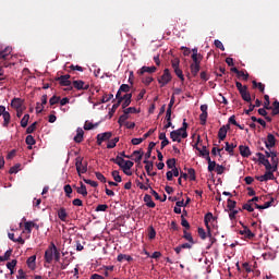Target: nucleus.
<instances>
[{
  "mask_svg": "<svg viewBox=\"0 0 279 279\" xmlns=\"http://www.w3.org/2000/svg\"><path fill=\"white\" fill-rule=\"evenodd\" d=\"M12 47L0 48V69H12L14 62L12 60Z\"/></svg>",
  "mask_w": 279,
  "mask_h": 279,
  "instance_id": "f257e3e1",
  "label": "nucleus"
},
{
  "mask_svg": "<svg viewBox=\"0 0 279 279\" xmlns=\"http://www.w3.org/2000/svg\"><path fill=\"white\" fill-rule=\"evenodd\" d=\"M191 59H192L191 71H201L202 60H204V56L199 53L197 48L192 49Z\"/></svg>",
  "mask_w": 279,
  "mask_h": 279,
  "instance_id": "f03ea898",
  "label": "nucleus"
},
{
  "mask_svg": "<svg viewBox=\"0 0 279 279\" xmlns=\"http://www.w3.org/2000/svg\"><path fill=\"white\" fill-rule=\"evenodd\" d=\"M75 160V167L78 175H82V173H86V171H88V162L84 161L83 157H76Z\"/></svg>",
  "mask_w": 279,
  "mask_h": 279,
  "instance_id": "7ed1b4c3",
  "label": "nucleus"
},
{
  "mask_svg": "<svg viewBox=\"0 0 279 279\" xmlns=\"http://www.w3.org/2000/svg\"><path fill=\"white\" fill-rule=\"evenodd\" d=\"M171 80H173V76H171V72L170 71L163 72V74L158 76V78H157V81L160 84L161 88L163 86H167V84H169V82H171Z\"/></svg>",
  "mask_w": 279,
  "mask_h": 279,
  "instance_id": "20e7f679",
  "label": "nucleus"
},
{
  "mask_svg": "<svg viewBox=\"0 0 279 279\" xmlns=\"http://www.w3.org/2000/svg\"><path fill=\"white\" fill-rule=\"evenodd\" d=\"M1 116L3 117V128H8L12 118L10 112L5 111V106H0V117Z\"/></svg>",
  "mask_w": 279,
  "mask_h": 279,
  "instance_id": "39448f33",
  "label": "nucleus"
},
{
  "mask_svg": "<svg viewBox=\"0 0 279 279\" xmlns=\"http://www.w3.org/2000/svg\"><path fill=\"white\" fill-rule=\"evenodd\" d=\"M256 156L258 158L259 165H264L266 171H271L272 167L271 163L269 162V159L265 158L263 153H257Z\"/></svg>",
  "mask_w": 279,
  "mask_h": 279,
  "instance_id": "423d86ee",
  "label": "nucleus"
},
{
  "mask_svg": "<svg viewBox=\"0 0 279 279\" xmlns=\"http://www.w3.org/2000/svg\"><path fill=\"white\" fill-rule=\"evenodd\" d=\"M72 84L76 90H88V88H90V85L82 80L73 81Z\"/></svg>",
  "mask_w": 279,
  "mask_h": 279,
  "instance_id": "0eeeda50",
  "label": "nucleus"
},
{
  "mask_svg": "<svg viewBox=\"0 0 279 279\" xmlns=\"http://www.w3.org/2000/svg\"><path fill=\"white\" fill-rule=\"evenodd\" d=\"M69 80H71V75L65 74L57 77L56 82H59L60 86H71V81Z\"/></svg>",
  "mask_w": 279,
  "mask_h": 279,
  "instance_id": "6e6552de",
  "label": "nucleus"
},
{
  "mask_svg": "<svg viewBox=\"0 0 279 279\" xmlns=\"http://www.w3.org/2000/svg\"><path fill=\"white\" fill-rule=\"evenodd\" d=\"M228 130H230V124L222 125L218 131L219 141H226V136H228Z\"/></svg>",
  "mask_w": 279,
  "mask_h": 279,
  "instance_id": "1a4fd4ad",
  "label": "nucleus"
},
{
  "mask_svg": "<svg viewBox=\"0 0 279 279\" xmlns=\"http://www.w3.org/2000/svg\"><path fill=\"white\" fill-rule=\"evenodd\" d=\"M258 182H267V180H274V170H267L264 175L255 177Z\"/></svg>",
  "mask_w": 279,
  "mask_h": 279,
  "instance_id": "9d476101",
  "label": "nucleus"
},
{
  "mask_svg": "<svg viewBox=\"0 0 279 279\" xmlns=\"http://www.w3.org/2000/svg\"><path fill=\"white\" fill-rule=\"evenodd\" d=\"M270 158H271V169H272V171H278V162H279V160H278V153L277 151H270Z\"/></svg>",
  "mask_w": 279,
  "mask_h": 279,
  "instance_id": "9b49d317",
  "label": "nucleus"
},
{
  "mask_svg": "<svg viewBox=\"0 0 279 279\" xmlns=\"http://www.w3.org/2000/svg\"><path fill=\"white\" fill-rule=\"evenodd\" d=\"M182 130H180V129H178L177 131H172L171 133H170V138L173 141V142H175L177 141V143H182ZM180 136H181V138H180Z\"/></svg>",
  "mask_w": 279,
  "mask_h": 279,
  "instance_id": "f8f14e48",
  "label": "nucleus"
},
{
  "mask_svg": "<svg viewBox=\"0 0 279 279\" xmlns=\"http://www.w3.org/2000/svg\"><path fill=\"white\" fill-rule=\"evenodd\" d=\"M265 145L267 149H271V147H276V136L274 134L269 133L267 135V141L265 142Z\"/></svg>",
  "mask_w": 279,
  "mask_h": 279,
  "instance_id": "ddd939ff",
  "label": "nucleus"
},
{
  "mask_svg": "<svg viewBox=\"0 0 279 279\" xmlns=\"http://www.w3.org/2000/svg\"><path fill=\"white\" fill-rule=\"evenodd\" d=\"M239 149L242 158H250V156H252V151L248 146L240 145Z\"/></svg>",
  "mask_w": 279,
  "mask_h": 279,
  "instance_id": "4468645a",
  "label": "nucleus"
},
{
  "mask_svg": "<svg viewBox=\"0 0 279 279\" xmlns=\"http://www.w3.org/2000/svg\"><path fill=\"white\" fill-rule=\"evenodd\" d=\"M243 101L250 104L252 101V95L247 92V86L244 85V89L240 92Z\"/></svg>",
  "mask_w": 279,
  "mask_h": 279,
  "instance_id": "2eb2a0df",
  "label": "nucleus"
},
{
  "mask_svg": "<svg viewBox=\"0 0 279 279\" xmlns=\"http://www.w3.org/2000/svg\"><path fill=\"white\" fill-rule=\"evenodd\" d=\"M25 101L21 98H13L11 101V107L14 108L15 110H19L21 108H23V104Z\"/></svg>",
  "mask_w": 279,
  "mask_h": 279,
  "instance_id": "dca6fc26",
  "label": "nucleus"
},
{
  "mask_svg": "<svg viewBox=\"0 0 279 279\" xmlns=\"http://www.w3.org/2000/svg\"><path fill=\"white\" fill-rule=\"evenodd\" d=\"M74 189H76V193L78 195H83V197H86L88 195V191L86 190V185H84L83 182H81V187H77L74 185Z\"/></svg>",
  "mask_w": 279,
  "mask_h": 279,
  "instance_id": "f3484780",
  "label": "nucleus"
},
{
  "mask_svg": "<svg viewBox=\"0 0 279 279\" xmlns=\"http://www.w3.org/2000/svg\"><path fill=\"white\" fill-rule=\"evenodd\" d=\"M45 260L46 263H48V265H51V263H53V251H51V248H48L45 252Z\"/></svg>",
  "mask_w": 279,
  "mask_h": 279,
  "instance_id": "a211bd4d",
  "label": "nucleus"
},
{
  "mask_svg": "<svg viewBox=\"0 0 279 279\" xmlns=\"http://www.w3.org/2000/svg\"><path fill=\"white\" fill-rule=\"evenodd\" d=\"M144 202L146 206H148V208H156V203H154V201L151 199V195L146 194L144 196Z\"/></svg>",
  "mask_w": 279,
  "mask_h": 279,
  "instance_id": "6ab92c4d",
  "label": "nucleus"
},
{
  "mask_svg": "<svg viewBox=\"0 0 279 279\" xmlns=\"http://www.w3.org/2000/svg\"><path fill=\"white\" fill-rule=\"evenodd\" d=\"M145 169L147 175H151V172L154 171V161L144 160Z\"/></svg>",
  "mask_w": 279,
  "mask_h": 279,
  "instance_id": "aec40b11",
  "label": "nucleus"
},
{
  "mask_svg": "<svg viewBox=\"0 0 279 279\" xmlns=\"http://www.w3.org/2000/svg\"><path fill=\"white\" fill-rule=\"evenodd\" d=\"M58 217L61 221H66V217H69V214H66V209L64 207H61L58 210Z\"/></svg>",
  "mask_w": 279,
  "mask_h": 279,
  "instance_id": "412c9836",
  "label": "nucleus"
},
{
  "mask_svg": "<svg viewBox=\"0 0 279 279\" xmlns=\"http://www.w3.org/2000/svg\"><path fill=\"white\" fill-rule=\"evenodd\" d=\"M213 219H215V216H213V213H207L205 215L204 221H205V226H206L207 230H210V225H208V223H210V221H213Z\"/></svg>",
  "mask_w": 279,
  "mask_h": 279,
  "instance_id": "4be33fe9",
  "label": "nucleus"
},
{
  "mask_svg": "<svg viewBox=\"0 0 279 279\" xmlns=\"http://www.w3.org/2000/svg\"><path fill=\"white\" fill-rule=\"evenodd\" d=\"M195 149L199 153V156H202L203 158L205 156H208V154H210V150L206 149V146H203L202 148H199L197 144H195Z\"/></svg>",
  "mask_w": 279,
  "mask_h": 279,
  "instance_id": "5701e85b",
  "label": "nucleus"
},
{
  "mask_svg": "<svg viewBox=\"0 0 279 279\" xmlns=\"http://www.w3.org/2000/svg\"><path fill=\"white\" fill-rule=\"evenodd\" d=\"M131 156H137L134 160L135 162H141L143 160V156H145V153H143V150H135Z\"/></svg>",
  "mask_w": 279,
  "mask_h": 279,
  "instance_id": "b1692460",
  "label": "nucleus"
},
{
  "mask_svg": "<svg viewBox=\"0 0 279 279\" xmlns=\"http://www.w3.org/2000/svg\"><path fill=\"white\" fill-rule=\"evenodd\" d=\"M134 167V162L133 161H130V160H126L122 163V171H130V169H132Z\"/></svg>",
  "mask_w": 279,
  "mask_h": 279,
  "instance_id": "393cba45",
  "label": "nucleus"
},
{
  "mask_svg": "<svg viewBox=\"0 0 279 279\" xmlns=\"http://www.w3.org/2000/svg\"><path fill=\"white\" fill-rule=\"evenodd\" d=\"M110 161L114 162V165H118V167H123L125 159H123L121 156H117V158H111Z\"/></svg>",
  "mask_w": 279,
  "mask_h": 279,
  "instance_id": "a878e982",
  "label": "nucleus"
},
{
  "mask_svg": "<svg viewBox=\"0 0 279 279\" xmlns=\"http://www.w3.org/2000/svg\"><path fill=\"white\" fill-rule=\"evenodd\" d=\"M74 141H75L76 143H82V141H84V130L77 129V134H76V136L74 137Z\"/></svg>",
  "mask_w": 279,
  "mask_h": 279,
  "instance_id": "bb28decb",
  "label": "nucleus"
},
{
  "mask_svg": "<svg viewBox=\"0 0 279 279\" xmlns=\"http://www.w3.org/2000/svg\"><path fill=\"white\" fill-rule=\"evenodd\" d=\"M240 234H246V239H254L255 234L250 230V228L244 227V230L240 231Z\"/></svg>",
  "mask_w": 279,
  "mask_h": 279,
  "instance_id": "cd10ccee",
  "label": "nucleus"
},
{
  "mask_svg": "<svg viewBox=\"0 0 279 279\" xmlns=\"http://www.w3.org/2000/svg\"><path fill=\"white\" fill-rule=\"evenodd\" d=\"M26 263H27L29 269H34L36 267V255L28 257Z\"/></svg>",
  "mask_w": 279,
  "mask_h": 279,
  "instance_id": "c85d7f7f",
  "label": "nucleus"
},
{
  "mask_svg": "<svg viewBox=\"0 0 279 279\" xmlns=\"http://www.w3.org/2000/svg\"><path fill=\"white\" fill-rule=\"evenodd\" d=\"M234 73H235L236 77H239V78L242 77V80H244V82H247V80L250 77V74L247 72L245 73L244 71H235Z\"/></svg>",
  "mask_w": 279,
  "mask_h": 279,
  "instance_id": "c756f323",
  "label": "nucleus"
},
{
  "mask_svg": "<svg viewBox=\"0 0 279 279\" xmlns=\"http://www.w3.org/2000/svg\"><path fill=\"white\" fill-rule=\"evenodd\" d=\"M182 130V138H186L189 136V133H186V130H189V123H186V119L183 120V125L181 129Z\"/></svg>",
  "mask_w": 279,
  "mask_h": 279,
  "instance_id": "7c9ffc66",
  "label": "nucleus"
},
{
  "mask_svg": "<svg viewBox=\"0 0 279 279\" xmlns=\"http://www.w3.org/2000/svg\"><path fill=\"white\" fill-rule=\"evenodd\" d=\"M25 142L28 145V149H32V145H36V140L32 135H27Z\"/></svg>",
  "mask_w": 279,
  "mask_h": 279,
  "instance_id": "2f4dec72",
  "label": "nucleus"
},
{
  "mask_svg": "<svg viewBox=\"0 0 279 279\" xmlns=\"http://www.w3.org/2000/svg\"><path fill=\"white\" fill-rule=\"evenodd\" d=\"M171 64H172L173 71H180V59L179 58L171 59Z\"/></svg>",
  "mask_w": 279,
  "mask_h": 279,
  "instance_id": "473e14b6",
  "label": "nucleus"
},
{
  "mask_svg": "<svg viewBox=\"0 0 279 279\" xmlns=\"http://www.w3.org/2000/svg\"><path fill=\"white\" fill-rule=\"evenodd\" d=\"M16 259H12L11 262L7 263L8 269L11 271V276L14 274V267H16Z\"/></svg>",
  "mask_w": 279,
  "mask_h": 279,
  "instance_id": "72a5a7b5",
  "label": "nucleus"
},
{
  "mask_svg": "<svg viewBox=\"0 0 279 279\" xmlns=\"http://www.w3.org/2000/svg\"><path fill=\"white\" fill-rule=\"evenodd\" d=\"M183 239L192 243V245L195 244V241H193V235L189 233L186 230L183 231Z\"/></svg>",
  "mask_w": 279,
  "mask_h": 279,
  "instance_id": "f704fd0d",
  "label": "nucleus"
},
{
  "mask_svg": "<svg viewBox=\"0 0 279 279\" xmlns=\"http://www.w3.org/2000/svg\"><path fill=\"white\" fill-rule=\"evenodd\" d=\"M272 106H274V108H272L271 114H272V117H276V114H279V101L275 100L272 102Z\"/></svg>",
  "mask_w": 279,
  "mask_h": 279,
  "instance_id": "c9c22d12",
  "label": "nucleus"
},
{
  "mask_svg": "<svg viewBox=\"0 0 279 279\" xmlns=\"http://www.w3.org/2000/svg\"><path fill=\"white\" fill-rule=\"evenodd\" d=\"M130 119V116H128V113H123L122 116H120L118 123L120 126L123 125V123H125V121H128Z\"/></svg>",
  "mask_w": 279,
  "mask_h": 279,
  "instance_id": "e433bc0d",
  "label": "nucleus"
},
{
  "mask_svg": "<svg viewBox=\"0 0 279 279\" xmlns=\"http://www.w3.org/2000/svg\"><path fill=\"white\" fill-rule=\"evenodd\" d=\"M29 123V114L26 113L22 120H21V126L22 128H27V124Z\"/></svg>",
  "mask_w": 279,
  "mask_h": 279,
  "instance_id": "4c0bfd02",
  "label": "nucleus"
},
{
  "mask_svg": "<svg viewBox=\"0 0 279 279\" xmlns=\"http://www.w3.org/2000/svg\"><path fill=\"white\" fill-rule=\"evenodd\" d=\"M264 99H265V101H264V108H265L266 110H271V102L269 101V95H265V96H264Z\"/></svg>",
  "mask_w": 279,
  "mask_h": 279,
  "instance_id": "58836bf2",
  "label": "nucleus"
},
{
  "mask_svg": "<svg viewBox=\"0 0 279 279\" xmlns=\"http://www.w3.org/2000/svg\"><path fill=\"white\" fill-rule=\"evenodd\" d=\"M181 226H183V228L186 230H191V225L189 223V220L184 218V215L181 216Z\"/></svg>",
  "mask_w": 279,
  "mask_h": 279,
  "instance_id": "ea45409f",
  "label": "nucleus"
},
{
  "mask_svg": "<svg viewBox=\"0 0 279 279\" xmlns=\"http://www.w3.org/2000/svg\"><path fill=\"white\" fill-rule=\"evenodd\" d=\"M112 138V132H105L100 134V141H110Z\"/></svg>",
  "mask_w": 279,
  "mask_h": 279,
  "instance_id": "a19ab883",
  "label": "nucleus"
},
{
  "mask_svg": "<svg viewBox=\"0 0 279 279\" xmlns=\"http://www.w3.org/2000/svg\"><path fill=\"white\" fill-rule=\"evenodd\" d=\"M123 260H133L132 256L130 255H125V254H120L118 255V262L121 263Z\"/></svg>",
  "mask_w": 279,
  "mask_h": 279,
  "instance_id": "79ce46f5",
  "label": "nucleus"
},
{
  "mask_svg": "<svg viewBox=\"0 0 279 279\" xmlns=\"http://www.w3.org/2000/svg\"><path fill=\"white\" fill-rule=\"evenodd\" d=\"M36 125H38V122H34L26 129V134H34L36 132Z\"/></svg>",
  "mask_w": 279,
  "mask_h": 279,
  "instance_id": "37998d69",
  "label": "nucleus"
},
{
  "mask_svg": "<svg viewBox=\"0 0 279 279\" xmlns=\"http://www.w3.org/2000/svg\"><path fill=\"white\" fill-rule=\"evenodd\" d=\"M234 147H236V145L226 142V151L229 154H234Z\"/></svg>",
  "mask_w": 279,
  "mask_h": 279,
  "instance_id": "c03bdc74",
  "label": "nucleus"
},
{
  "mask_svg": "<svg viewBox=\"0 0 279 279\" xmlns=\"http://www.w3.org/2000/svg\"><path fill=\"white\" fill-rule=\"evenodd\" d=\"M187 173H189L190 180H191L192 182H195V180H197V177L195 175V169L190 168V169L187 170Z\"/></svg>",
  "mask_w": 279,
  "mask_h": 279,
  "instance_id": "a18cd8bd",
  "label": "nucleus"
},
{
  "mask_svg": "<svg viewBox=\"0 0 279 279\" xmlns=\"http://www.w3.org/2000/svg\"><path fill=\"white\" fill-rule=\"evenodd\" d=\"M214 45L217 49H220L221 51H226V47H223V43H221V40L219 39H216L214 41Z\"/></svg>",
  "mask_w": 279,
  "mask_h": 279,
  "instance_id": "49530a36",
  "label": "nucleus"
},
{
  "mask_svg": "<svg viewBox=\"0 0 279 279\" xmlns=\"http://www.w3.org/2000/svg\"><path fill=\"white\" fill-rule=\"evenodd\" d=\"M85 184H89V186H93L94 189H97L99 186V183H97V181H93L89 179H83Z\"/></svg>",
  "mask_w": 279,
  "mask_h": 279,
  "instance_id": "de8ad7c7",
  "label": "nucleus"
},
{
  "mask_svg": "<svg viewBox=\"0 0 279 279\" xmlns=\"http://www.w3.org/2000/svg\"><path fill=\"white\" fill-rule=\"evenodd\" d=\"M166 165L168 169H175V158L168 159Z\"/></svg>",
  "mask_w": 279,
  "mask_h": 279,
  "instance_id": "09e8293b",
  "label": "nucleus"
},
{
  "mask_svg": "<svg viewBox=\"0 0 279 279\" xmlns=\"http://www.w3.org/2000/svg\"><path fill=\"white\" fill-rule=\"evenodd\" d=\"M148 239H156V229H154L151 226L148 228Z\"/></svg>",
  "mask_w": 279,
  "mask_h": 279,
  "instance_id": "8fccbe9b",
  "label": "nucleus"
},
{
  "mask_svg": "<svg viewBox=\"0 0 279 279\" xmlns=\"http://www.w3.org/2000/svg\"><path fill=\"white\" fill-rule=\"evenodd\" d=\"M111 175H112L114 182H121L122 179H121V177H120V174H119V170H113V171L111 172Z\"/></svg>",
  "mask_w": 279,
  "mask_h": 279,
  "instance_id": "3c124183",
  "label": "nucleus"
},
{
  "mask_svg": "<svg viewBox=\"0 0 279 279\" xmlns=\"http://www.w3.org/2000/svg\"><path fill=\"white\" fill-rule=\"evenodd\" d=\"M97 125H99V123L93 124V122H85L84 130H93L94 128H97Z\"/></svg>",
  "mask_w": 279,
  "mask_h": 279,
  "instance_id": "603ef678",
  "label": "nucleus"
},
{
  "mask_svg": "<svg viewBox=\"0 0 279 279\" xmlns=\"http://www.w3.org/2000/svg\"><path fill=\"white\" fill-rule=\"evenodd\" d=\"M34 226H36V223H34L33 221H27L24 223V228L27 232H32V228H34Z\"/></svg>",
  "mask_w": 279,
  "mask_h": 279,
  "instance_id": "864d4df0",
  "label": "nucleus"
},
{
  "mask_svg": "<svg viewBox=\"0 0 279 279\" xmlns=\"http://www.w3.org/2000/svg\"><path fill=\"white\" fill-rule=\"evenodd\" d=\"M124 114H136L137 110L136 107H129L126 109H124Z\"/></svg>",
  "mask_w": 279,
  "mask_h": 279,
  "instance_id": "5fc2aeb1",
  "label": "nucleus"
},
{
  "mask_svg": "<svg viewBox=\"0 0 279 279\" xmlns=\"http://www.w3.org/2000/svg\"><path fill=\"white\" fill-rule=\"evenodd\" d=\"M64 66H65L64 70L71 69V71H82V66H80V65H76V66L74 68L73 64L66 63Z\"/></svg>",
  "mask_w": 279,
  "mask_h": 279,
  "instance_id": "6e6d98bb",
  "label": "nucleus"
},
{
  "mask_svg": "<svg viewBox=\"0 0 279 279\" xmlns=\"http://www.w3.org/2000/svg\"><path fill=\"white\" fill-rule=\"evenodd\" d=\"M60 102V96H52L49 100L50 106H56V104Z\"/></svg>",
  "mask_w": 279,
  "mask_h": 279,
  "instance_id": "4d7b16f0",
  "label": "nucleus"
},
{
  "mask_svg": "<svg viewBox=\"0 0 279 279\" xmlns=\"http://www.w3.org/2000/svg\"><path fill=\"white\" fill-rule=\"evenodd\" d=\"M19 169H21V163H16L15 166L11 167L9 173H19Z\"/></svg>",
  "mask_w": 279,
  "mask_h": 279,
  "instance_id": "13d9d810",
  "label": "nucleus"
},
{
  "mask_svg": "<svg viewBox=\"0 0 279 279\" xmlns=\"http://www.w3.org/2000/svg\"><path fill=\"white\" fill-rule=\"evenodd\" d=\"M227 208H229V210H234V208H236V203L229 198Z\"/></svg>",
  "mask_w": 279,
  "mask_h": 279,
  "instance_id": "bf43d9fd",
  "label": "nucleus"
},
{
  "mask_svg": "<svg viewBox=\"0 0 279 279\" xmlns=\"http://www.w3.org/2000/svg\"><path fill=\"white\" fill-rule=\"evenodd\" d=\"M12 256V250H9L4 253V256H2L1 263H4V260H10V257Z\"/></svg>",
  "mask_w": 279,
  "mask_h": 279,
  "instance_id": "052dcab7",
  "label": "nucleus"
},
{
  "mask_svg": "<svg viewBox=\"0 0 279 279\" xmlns=\"http://www.w3.org/2000/svg\"><path fill=\"white\" fill-rule=\"evenodd\" d=\"M243 210H247L248 213H254V209L252 208V203L250 201L242 206Z\"/></svg>",
  "mask_w": 279,
  "mask_h": 279,
  "instance_id": "680f3d73",
  "label": "nucleus"
},
{
  "mask_svg": "<svg viewBox=\"0 0 279 279\" xmlns=\"http://www.w3.org/2000/svg\"><path fill=\"white\" fill-rule=\"evenodd\" d=\"M106 210H108V205L106 204H101L96 207V213H99V211L106 213Z\"/></svg>",
  "mask_w": 279,
  "mask_h": 279,
  "instance_id": "e2e57ef3",
  "label": "nucleus"
},
{
  "mask_svg": "<svg viewBox=\"0 0 279 279\" xmlns=\"http://www.w3.org/2000/svg\"><path fill=\"white\" fill-rule=\"evenodd\" d=\"M207 119H208V113H201L199 114L201 125H204L206 123Z\"/></svg>",
  "mask_w": 279,
  "mask_h": 279,
  "instance_id": "0e129e2a",
  "label": "nucleus"
},
{
  "mask_svg": "<svg viewBox=\"0 0 279 279\" xmlns=\"http://www.w3.org/2000/svg\"><path fill=\"white\" fill-rule=\"evenodd\" d=\"M95 175H96L97 180H99L100 182L106 184V177L104 174H101V172H95Z\"/></svg>",
  "mask_w": 279,
  "mask_h": 279,
  "instance_id": "69168bd1",
  "label": "nucleus"
},
{
  "mask_svg": "<svg viewBox=\"0 0 279 279\" xmlns=\"http://www.w3.org/2000/svg\"><path fill=\"white\" fill-rule=\"evenodd\" d=\"M64 192L66 197H71V193H73V187H71L69 184L64 186Z\"/></svg>",
  "mask_w": 279,
  "mask_h": 279,
  "instance_id": "338daca9",
  "label": "nucleus"
},
{
  "mask_svg": "<svg viewBox=\"0 0 279 279\" xmlns=\"http://www.w3.org/2000/svg\"><path fill=\"white\" fill-rule=\"evenodd\" d=\"M120 90H121L122 93H130V85H128V84H122V85L120 86Z\"/></svg>",
  "mask_w": 279,
  "mask_h": 279,
  "instance_id": "774afa93",
  "label": "nucleus"
}]
</instances>
